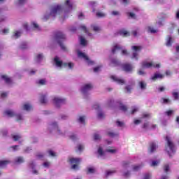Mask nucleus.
<instances>
[{"instance_id": "1", "label": "nucleus", "mask_w": 179, "mask_h": 179, "mask_svg": "<svg viewBox=\"0 0 179 179\" xmlns=\"http://www.w3.org/2000/svg\"><path fill=\"white\" fill-rule=\"evenodd\" d=\"M165 141L166 142L165 145V150L166 153H168L169 157H173L171 153L173 155L176 153V144H174V142H173V140H171V138L169 136H166Z\"/></svg>"}, {"instance_id": "2", "label": "nucleus", "mask_w": 179, "mask_h": 179, "mask_svg": "<svg viewBox=\"0 0 179 179\" xmlns=\"http://www.w3.org/2000/svg\"><path fill=\"white\" fill-rule=\"evenodd\" d=\"M55 38L57 42V44H59V47H61V49L63 51H66V47H65L63 43L64 41L66 40V36H65V34L58 31L55 34Z\"/></svg>"}, {"instance_id": "3", "label": "nucleus", "mask_w": 179, "mask_h": 179, "mask_svg": "<svg viewBox=\"0 0 179 179\" xmlns=\"http://www.w3.org/2000/svg\"><path fill=\"white\" fill-rule=\"evenodd\" d=\"M63 7L61 5H57L52 7L50 10V16H52V17H55L58 13H61L62 12Z\"/></svg>"}, {"instance_id": "4", "label": "nucleus", "mask_w": 179, "mask_h": 179, "mask_svg": "<svg viewBox=\"0 0 179 179\" xmlns=\"http://www.w3.org/2000/svg\"><path fill=\"white\" fill-rule=\"evenodd\" d=\"M81 162L82 159L80 158H71L69 159V162L71 164H73L71 166L72 170H78V169H79V164H80Z\"/></svg>"}, {"instance_id": "5", "label": "nucleus", "mask_w": 179, "mask_h": 179, "mask_svg": "<svg viewBox=\"0 0 179 179\" xmlns=\"http://www.w3.org/2000/svg\"><path fill=\"white\" fill-rule=\"evenodd\" d=\"M142 66H143V68H148V69H150V68L159 69V68H160V64L159 63L155 64L153 62H143L142 63Z\"/></svg>"}, {"instance_id": "6", "label": "nucleus", "mask_w": 179, "mask_h": 179, "mask_svg": "<svg viewBox=\"0 0 179 179\" xmlns=\"http://www.w3.org/2000/svg\"><path fill=\"white\" fill-rule=\"evenodd\" d=\"M121 68L124 72H132L134 71V66L129 63H124L121 64Z\"/></svg>"}, {"instance_id": "7", "label": "nucleus", "mask_w": 179, "mask_h": 179, "mask_svg": "<svg viewBox=\"0 0 179 179\" xmlns=\"http://www.w3.org/2000/svg\"><path fill=\"white\" fill-rule=\"evenodd\" d=\"M131 50H133V51H134L133 52V56H132V59H136L138 60V51H141V50H142V46H136V45H134L131 47Z\"/></svg>"}, {"instance_id": "8", "label": "nucleus", "mask_w": 179, "mask_h": 179, "mask_svg": "<svg viewBox=\"0 0 179 179\" xmlns=\"http://www.w3.org/2000/svg\"><path fill=\"white\" fill-rule=\"evenodd\" d=\"M53 101L56 106V107H60V106H62V104H65V99H62L59 97H55L53 99Z\"/></svg>"}, {"instance_id": "9", "label": "nucleus", "mask_w": 179, "mask_h": 179, "mask_svg": "<svg viewBox=\"0 0 179 179\" xmlns=\"http://www.w3.org/2000/svg\"><path fill=\"white\" fill-rule=\"evenodd\" d=\"M157 148H159V146L156 143H155V141L150 142L149 144L148 152L150 153H155Z\"/></svg>"}, {"instance_id": "10", "label": "nucleus", "mask_w": 179, "mask_h": 179, "mask_svg": "<svg viewBox=\"0 0 179 179\" xmlns=\"http://www.w3.org/2000/svg\"><path fill=\"white\" fill-rule=\"evenodd\" d=\"M78 57L85 59V61H87V62H88L89 65H93V64H94V62L90 60V59H89V57H87V55H86L85 53H83L82 52H78Z\"/></svg>"}, {"instance_id": "11", "label": "nucleus", "mask_w": 179, "mask_h": 179, "mask_svg": "<svg viewBox=\"0 0 179 179\" xmlns=\"http://www.w3.org/2000/svg\"><path fill=\"white\" fill-rule=\"evenodd\" d=\"M91 89H93V85L92 84H86L82 87L81 93H83V94H86V93H87L89 90H91Z\"/></svg>"}, {"instance_id": "12", "label": "nucleus", "mask_w": 179, "mask_h": 179, "mask_svg": "<svg viewBox=\"0 0 179 179\" xmlns=\"http://www.w3.org/2000/svg\"><path fill=\"white\" fill-rule=\"evenodd\" d=\"M110 79L116 82V83H118V85H125V80L124 79L115 77V76H111Z\"/></svg>"}, {"instance_id": "13", "label": "nucleus", "mask_w": 179, "mask_h": 179, "mask_svg": "<svg viewBox=\"0 0 179 179\" xmlns=\"http://www.w3.org/2000/svg\"><path fill=\"white\" fill-rule=\"evenodd\" d=\"M164 78V75L160 73H154L153 76L151 77L152 80H156L157 79H163Z\"/></svg>"}, {"instance_id": "14", "label": "nucleus", "mask_w": 179, "mask_h": 179, "mask_svg": "<svg viewBox=\"0 0 179 179\" xmlns=\"http://www.w3.org/2000/svg\"><path fill=\"white\" fill-rule=\"evenodd\" d=\"M1 79H3L7 85H10V83H12V79L6 75H2Z\"/></svg>"}, {"instance_id": "15", "label": "nucleus", "mask_w": 179, "mask_h": 179, "mask_svg": "<svg viewBox=\"0 0 179 179\" xmlns=\"http://www.w3.org/2000/svg\"><path fill=\"white\" fill-rule=\"evenodd\" d=\"M54 61L56 66H58L59 68H61V66L64 65V63H62V61L59 60V59L57 56L54 58Z\"/></svg>"}, {"instance_id": "16", "label": "nucleus", "mask_w": 179, "mask_h": 179, "mask_svg": "<svg viewBox=\"0 0 179 179\" xmlns=\"http://www.w3.org/2000/svg\"><path fill=\"white\" fill-rule=\"evenodd\" d=\"M5 115H7L8 117H10L12 118L13 117H15L16 115V113L13 110H7L4 112Z\"/></svg>"}, {"instance_id": "17", "label": "nucleus", "mask_w": 179, "mask_h": 179, "mask_svg": "<svg viewBox=\"0 0 179 179\" xmlns=\"http://www.w3.org/2000/svg\"><path fill=\"white\" fill-rule=\"evenodd\" d=\"M111 64L113 66H121V62L117 59H112Z\"/></svg>"}, {"instance_id": "18", "label": "nucleus", "mask_w": 179, "mask_h": 179, "mask_svg": "<svg viewBox=\"0 0 179 179\" xmlns=\"http://www.w3.org/2000/svg\"><path fill=\"white\" fill-rule=\"evenodd\" d=\"M119 34H120V36H122L123 37H129V36H130L129 32L124 29L119 31Z\"/></svg>"}, {"instance_id": "19", "label": "nucleus", "mask_w": 179, "mask_h": 179, "mask_svg": "<svg viewBox=\"0 0 179 179\" xmlns=\"http://www.w3.org/2000/svg\"><path fill=\"white\" fill-rule=\"evenodd\" d=\"M160 103H162V104H170V103H171V101L170 100V99L162 97L160 100Z\"/></svg>"}, {"instance_id": "20", "label": "nucleus", "mask_w": 179, "mask_h": 179, "mask_svg": "<svg viewBox=\"0 0 179 179\" xmlns=\"http://www.w3.org/2000/svg\"><path fill=\"white\" fill-rule=\"evenodd\" d=\"M64 6H67L68 10H71V9H72L73 8L72 3H71L70 0H66L64 3Z\"/></svg>"}, {"instance_id": "21", "label": "nucleus", "mask_w": 179, "mask_h": 179, "mask_svg": "<svg viewBox=\"0 0 179 179\" xmlns=\"http://www.w3.org/2000/svg\"><path fill=\"white\" fill-rule=\"evenodd\" d=\"M138 85L141 90H145L146 89L147 84L145 83V81H140Z\"/></svg>"}, {"instance_id": "22", "label": "nucleus", "mask_w": 179, "mask_h": 179, "mask_svg": "<svg viewBox=\"0 0 179 179\" xmlns=\"http://www.w3.org/2000/svg\"><path fill=\"white\" fill-rule=\"evenodd\" d=\"M171 44H173V38H171V36H169L166 41V45L167 47H171Z\"/></svg>"}, {"instance_id": "23", "label": "nucleus", "mask_w": 179, "mask_h": 179, "mask_svg": "<svg viewBox=\"0 0 179 179\" xmlns=\"http://www.w3.org/2000/svg\"><path fill=\"white\" fill-rule=\"evenodd\" d=\"M10 163V161L1 160L0 161V167H4V166H7V164H9Z\"/></svg>"}, {"instance_id": "24", "label": "nucleus", "mask_w": 179, "mask_h": 179, "mask_svg": "<svg viewBox=\"0 0 179 179\" xmlns=\"http://www.w3.org/2000/svg\"><path fill=\"white\" fill-rule=\"evenodd\" d=\"M118 50H121V46H119L118 45H115L112 49V54H115L116 51H118Z\"/></svg>"}, {"instance_id": "25", "label": "nucleus", "mask_w": 179, "mask_h": 179, "mask_svg": "<svg viewBox=\"0 0 179 179\" xmlns=\"http://www.w3.org/2000/svg\"><path fill=\"white\" fill-rule=\"evenodd\" d=\"M40 102L41 104H45L47 103V99L45 95L41 96Z\"/></svg>"}, {"instance_id": "26", "label": "nucleus", "mask_w": 179, "mask_h": 179, "mask_svg": "<svg viewBox=\"0 0 179 179\" xmlns=\"http://www.w3.org/2000/svg\"><path fill=\"white\" fill-rule=\"evenodd\" d=\"M31 108H32V106L29 103H25L23 106V109L25 110L26 111H30Z\"/></svg>"}, {"instance_id": "27", "label": "nucleus", "mask_w": 179, "mask_h": 179, "mask_svg": "<svg viewBox=\"0 0 179 179\" xmlns=\"http://www.w3.org/2000/svg\"><path fill=\"white\" fill-rule=\"evenodd\" d=\"M107 135L110 138H115V136H118V134L117 133H114L113 131H108L107 132Z\"/></svg>"}, {"instance_id": "28", "label": "nucleus", "mask_w": 179, "mask_h": 179, "mask_svg": "<svg viewBox=\"0 0 179 179\" xmlns=\"http://www.w3.org/2000/svg\"><path fill=\"white\" fill-rule=\"evenodd\" d=\"M12 138L15 142H17L20 139H22V136L20 135H12Z\"/></svg>"}, {"instance_id": "29", "label": "nucleus", "mask_w": 179, "mask_h": 179, "mask_svg": "<svg viewBox=\"0 0 179 179\" xmlns=\"http://www.w3.org/2000/svg\"><path fill=\"white\" fill-rule=\"evenodd\" d=\"M43 54H38L36 57V62H40L41 60H43Z\"/></svg>"}, {"instance_id": "30", "label": "nucleus", "mask_w": 179, "mask_h": 179, "mask_svg": "<svg viewBox=\"0 0 179 179\" xmlns=\"http://www.w3.org/2000/svg\"><path fill=\"white\" fill-rule=\"evenodd\" d=\"M117 173V171L112 170V171H106V177H108V176H111L112 174H115Z\"/></svg>"}, {"instance_id": "31", "label": "nucleus", "mask_w": 179, "mask_h": 179, "mask_svg": "<svg viewBox=\"0 0 179 179\" xmlns=\"http://www.w3.org/2000/svg\"><path fill=\"white\" fill-rule=\"evenodd\" d=\"M63 66H69L70 69H72L73 68V64L71 62L69 63H64Z\"/></svg>"}, {"instance_id": "32", "label": "nucleus", "mask_w": 179, "mask_h": 179, "mask_svg": "<svg viewBox=\"0 0 179 179\" xmlns=\"http://www.w3.org/2000/svg\"><path fill=\"white\" fill-rule=\"evenodd\" d=\"M23 162H24V160L23 159V157H18L15 159V163L20 164V163H23Z\"/></svg>"}, {"instance_id": "33", "label": "nucleus", "mask_w": 179, "mask_h": 179, "mask_svg": "<svg viewBox=\"0 0 179 179\" xmlns=\"http://www.w3.org/2000/svg\"><path fill=\"white\" fill-rule=\"evenodd\" d=\"M80 41L81 45H86V39H85V38L83 36H80Z\"/></svg>"}, {"instance_id": "34", "label": "nucleus", "mask_w": 179, "mask_h": 179, "mask_svg": "<svg viewBox=\"0 0 179 179\" xmlns=\"http://www.w3.org/2000/svg\"><path fill=\"white\" fill-rule=\"evenodd\" d=\"M120 109L125 113L127 111L128 108L127 107V106L121 104L120 106Z\"/></svg>"}, {"instance_id": "35", "label": "nucleus", "mask_w": 179, "mask_h": 179, "mask_svg": "<svg viewBox=\"0 0 179 179\" xmlns=\"http://www.w3.org/2000/svg\"><path fill=\"white\" fill-rule=\"evenodd\" d=\"M141 169H142L141 165H136L133 166L134 171H138V170H141Z\"/></svg>"}, {"instance_id": "36", "label": "nucleus", "mask_w": 179, "mask_h": 179, "mask_svg": "<svg viewBox=\"0 0 179 179\" xmlns=\"http://www.w3.org/2000/svg\"><path fill=\"white\" fill-rule=\"evenodd\" d=\"M172 96H173V97L174 98V100H178V99H179V94H178V92H173L172 93Z\"/></svg>"}, {"instance_id": "37", "label": "nucleus", "mask_w": 179, "mask_h": 179, "mask_svg": "<svg viewBox=\"0 0 179 179\" xmlns=\"http://www.w3.org/2000/svg\"><path fill=\"white\" fill-rule=\"evenodd\" d=\"M129 164H130L129 162L124 161L122 162V167L124 169H127L128 167V166H129Z\"/></svg>"}, {"instance_id": "38", "label": "nucleus", "mask_w": 179, "mask_h": 179, "mask_svg": "<svg viewBox=\"0 0 179 179\" xmlns=\"http://www.w3.org/2000/svg\"><path fill=\"white\" fill-rule=\"evenodd\" d=\"M95 170L94 168H88L87 174H93L94 173Z\"/></svg>"}, {"instance_id": "39", "label": "nucleus", "mask_w": 179, "mask_h": 179, "mask_svg": "<svg viewBox=\"0 0 179 179\" xmlns=\"http://www.w3.org/2000/svg\"><path fill=\"white\" fill-rule=\"evenodd\" d=\"M92 27L94 31H100V30H101L100 29V27H99V26L92 25Z\"/></svg>"}, {"instance_id": "40", "label": "nucleus", "mask_w": 179, "mask_h": 179, "mask_svg": "<svg viewBox=\"0 0 179 179\" xmlns=\"http://www.w3.org/2000/svg\"><path fill=\"white\" fill-rule=\"evenodd\" d=\"M98 155H99V156H103V155H104V151H103V148H101V147L98 148Z\"/></svg>"}, {"instance_id": "41", "label": "nucleus", "mask_w": 179, "mask_h": 179, "mask_svg": "<svg viewBox=\"0 0 179 179\" xmlns=\"http://www.w3.org/2000/svg\"><path fill=\"white\" fill-rule=\"evenodd\" d=\"M138 108L133 106L131 108V111L130 112L131 114H135V113H138Z\"/></svg>"}, {"instance_id": "42", "label": "nucleus", "mask_w": 179, "mask_h": 179, "mask_svg": "<svg viewBox=\"0 0 179 179\" xmlns=\"http://www.w3.org/2000/svg\"><path fill=\"white\" fill-rule=\"evenodd\" d=\"M94 141H100L101 139V136L97 134H94Z\"/></svg>"}, {"instance_id": "43", "label": "nucleus", "mask_w": 179, "mask_h": 179, "mask_svg": "<svg viewBox=\"0 0 179 179\" xmlns=\"http://www.w3.org/2000/svg\"><path fill=\"white\" fill-rule=\"evenodd\" d=\"M96 16L97 17H104L106 16V14H104V13L97 12Z\"/></svg>"}, {"instance_id": "44", "label": "nucleus", "mask_w": 179, "mask_h": 179, "mask_svg": "<svg viewBox=\"0 0 179 179\" xmlns=\"http://www.w3.org/2000/svg\"><path fill=\"white\" fill-rule=\"evenodd\" d=\"M80 28L81 29V30H83V31H84L85 33H89V31H87V28H86V26L85 25H81L80 27Z\"/></svg>"}, {"instance_id": "45", "label": "nucleus", "mask_w": 179, "mask_h": 179, "mask_svg": "<svg viewBox=\"0 0 179 179\" xmlns=\"http://www.w3.org/2000/svg\"><path fill=\"white\" fill-rule=\"evenodd\" d=\"M78 122H80V124H84V125H85V116L80 117L79 119H78Z\"/></svg>"}, {"instance_id": "46", "label": "nucleus", "mask_w": 179, "mask_h": 179, "mask_svg": "<svg viewBox=\"0 0 179 179\" xmlns=\"http://www.w3.org/2000/svg\"><path fill=\"white\" fill-rule=\"evenodd\" d=\"M125 90H127V93H131V91L132 90V86L131 85L126 86Z\"/></svg>"}, {"instance_id": "47", "label": "nucleus", "mask_w": 179, "mask_h": 179, "mask_svg": "<svg viewBox=\"0 0 179 179\" xmlns=\"http://www.w3.org/2000/svg\"><path fill=\"white\" fill-rule=\"evenodd\" d=\"M15 117H16L17 121H22V120H23V117L20 114H15Z\"/></svg>"}, {"instance_id": "48", "label": "nucleus", "mask_w": 179, "mask_h": 179, "mask_svg": "<svg viewBox=\"0 0 179 179\" xmlns=\"http://www.w3.org/2000/svg\"><path fill=\"white\" fill-rule=\"evenodd\" d=\"M20 34H22V32L17 31L14 34V37H15L16 38H19V37H20Z\"/></svg>"}, {"instance_id": "49", "label": "nucleus", "mask_w": 179, "mask_h": 179, "mask_svg": "<svg viewBox=\"0 0 179 179\" xmlns=\"http://www.w3.org/2000/svg\"><path fill=\"white\" fill-rule=\"evenodd\" d=\"M148 31L155 34V33H157V31L150 27H148Z\"/></svg>"}, {"instance_id": "50", "label": "nucleus", "mask_w": 179, "mask_h": 179, "mask_svg": "<svg viewBox=\"0 0 179 179\" xmlns=\"http://www.w3.org/2000/svg\"><path fill=\"white\" fill-rule=\"evenodd\" d=\"M48 152L52 157H55V152H54V151L49 150Z\"/></svg>"}, {"instance_id": "51", "label": "nucleus", "mask_w": 179, "mask_h": 179, "mask_svg": "<svg viewBox=\"0 0 179 179\" xmlns=\"http://www.w3.org/2000/svg\"><path fill=\"white\" fill-rule=\"evenodd\" d=\"M25 48H27V44H26V43H22L20 45V49L25 50Z\"/></svg>"}, {"instance_id": "52", "label": "nucleus", "mask_w": 179, "mask_h": 179, "mask_svg": "<svg viewBox=\"0 0 179 179\" xmlns=\"http://www.w3.org/2000/svg\"><path fill=\"white\" fill-rule=\"evenodd\" d=\"M38 85H45V80L44 79H41L38 82Z\"/></svg>"}, {"instance_id": "53", "label": "nucleus", "mask_w": 179, "mask_h": 179, "mask_svg": "<svg viewBox=\"0 0 179 179\" xmlns=\"http://www.w3.org/2000/svg\"><path fill=\"white\" fill-rule=\"evenodd\" d=\"M32 25L34 29H36V30H40V27H38V24H37L36 23L33 22Z\"/></svg>"}, {"instance_id": "54", "label": "nucleus", "mask_w": 179, "mask_h": 179, "mask_svg": "<svg viewBox=\"0 0 179 179\" xmlns=\"http://www.w3.org/2000/svg\"><path fill=\"white\" fill-rule=\"evenodd\" d=\"M52 128H57V131L60 132V130L58 129V124H57V122H53L52 124Z\"/></svg>"}, {"instance_id": "55", "label": "nucleus", "mask_w": 179, "mask_h": 179, "mask_svg": "<svg viewBox=\"0 0 179 179\" xmlns=\"http://www.w3.org/2000/svg\"><path fill=\"white\" fill-rule=\"evenodd\" d=\"M164 170L165 173H167L170 170V166L169 165H165L164 166Z\"/></svg>"}, {"instance_id": "56", "label": "nucleus", "mask_w": 179, "mask_h": 179, "mask_svg": "<svg viewBox=\"0 0 179 179\" xmlns=\"http://www.w3.org/2000/svg\"><path fill=\"white\" fill-rule=\"evenodd\" d=\"M106 152H108V153H115V152H117V150L108 149V150H106Z\"/></svg>"}, {"instance_id": "57", "label": "nucleus", "mask_w": 179, "mask_h": 179, "mask_svg": "<svg viewBox=\"0 0 179 179\" xmlns=\"http://www.w3.org/2000/svg\"><path fill=\"white\" fill-rule=\"evenodd\" d=\"M116 124H117V127H123L124 126V122H120L119 120H117L116 122Z\"/></svg>"}, {"instance_id": "58", "label": "nucleus", "mask_w": 179, "mask_h": 179, "mask_svg": "<svg viewBox=\"0 0 179 179\" xmlns=\"http://www.w3.org/2000/svg\"><path fill=\"white\" fill-rule=\"evenodd\" d=\"M27 0H18V3L19 5H24V3H26V1Z\"/></svg>"}, {"instance_id": "59", "label": "nucleus", "mask_w": 179, "mask_h": 179, "mask_svg": "<svg viewBox=\"0 0 179 179\" xmlns=\"http://www.w3.org/2000/svg\"><path fill=\"white\" fill-rule=\"evenodd\" d=\"M142 117H143V118H149V117H150V114H149V113H143Z\"/></svg>"}, {"instance_id": "60", "label": "nucleus", "mask_w": 179, "mask_h": 179, "mask_svg": "<svg viewBox=\"0 0 179 179\" xmlns=\"http://www.w3.org/2000/svg\"><path fill=\"white\" fill-rule=\"evenodd\" d=\"M100 68H101V66H98L94 68V72H99L100 71Z\"/></svg>"}, {"instance_id": "61", "label": "nucleus", "mask_w": 179, "mask_h": 179, "mask_svg": "<svg viewBox=\"0 0 179 179\" xmlns=\"http://www.w3.org/2000/svg\"><path fill=\"white\" fill-rule=\"evenodd\" d=\"M77 148H78V150H79V152H81V150H83V145H82L80 144H79Z\"/></svg>"}, {"instance_id": "62", "label": "nucleus", "mask_w": 179, "mask_h": 179, "mask_svg": "<svg viewBox=\"0 0 179 179\" xmlns=\"http://www.w3.org/2000/svg\"><path fill=\"white\" fill-rule=\"evenodd\" d=\"M173 111L171 110H169L168 111L166 112V115H168L169 117H170V115H171V114H173Z\"/></svg>"}, {"instance_id": "63", "label": "nucleus", "mask_w": 179, "mask_h": 179, "mask_svg": "<svg viewBox=\"0 0 179 179\" xmlns=\"http://www.w3.org/2000/svg\"><path fill=\"white\" fill-rule=\"evenodd\" d=\"M158 90H159V92H164L166 90V88L164 87H160L158 89Z\"/></svg>"}, {"instance_id": "64", "label": "nucleus", "mask_w": 179, "mask_h": 179, "mask_svg": "<svg viewBox=\"0 0 179 179\" xmlns=\"http://www.w3.org/2000/svg\"><path fill=\"white\" fill-rule=\"evenodd\" d=\"M130 173H129V171H127V172H125L124 174H123V176L124 177H128L129 176H130Z\"/></svg>"}]
</instances>
